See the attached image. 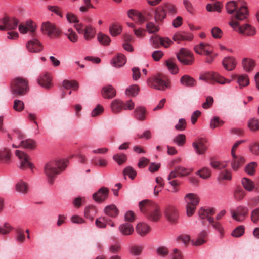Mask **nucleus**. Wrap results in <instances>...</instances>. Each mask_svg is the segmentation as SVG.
Masks as SVG:
<instances>
[{"label":"nucleus","instance_id":"39448f33","mask_svg":"<svg viewBox=\"0 0 259 259\" xmlns=\"http://www.w3.org/2000/svg\"><path fill=\"white\" fill-rule=\"evenodd\" d=\"M238 21L233 19L229 22V25L235 31L246 36H253L255 34V28L248 24L241 26Z\"/></svg>","mask_w":259,"mask_h":259},{"label":"nucleus","instance_id":"cd10ccee","mask_svg":"<svg viewBox=\"0 0 259 259\" xmlns=\"http://www.w3.org/2000/svg\"><path fill=\"white\" fill-rule=\"evenodd\" d=\"M21 146L27 149H33L35 148L36 143L33 140L28 139L25 140H22L18 146L15 145L14 144L12 145V147L14 148H18Z\"/></svg>","mask_w":259,"mask_h":259},{"label":"nucleus","instance_id":"0e129e2a","mask_svg":"<svg viewBox=\"0 0 259 259\" xmlns=\"http://www.w3.org/2000/svg\"><path fill=\"white\" fill-rule=\"evenodd\" d=\"M146 29L149 33H155L159 31V27L150 22L147 23Z\"/></svg>","mask_w":259,"mask_h":259},{"label":"nucleus","instance_id":"a211bd4d","mask_svg":"<svg viewBox=\"0 0 259 259\" xmlns=\"http://www.w3.org/2000/svg\"><path fill=\"white\" fill-rule=\"evenodd\" d=\"M37 82L40 85L46 89H49L53 86L52 77L48 73L40 75L37 79Z\"/></svg>","mask_w":259,"mask_h":259},{"label":"nucleus","instance_id":"69168bd1","mask_svg":"<svg viewBox=\"0 0 259 259\" xmlns=\"http://www.w3.org/2000/svg\"><path fill=\"white\" fill-rule=\"evenodd\" d=\"M110 32L113 36H116L121 32V27L117 24H112L110 27Z\"/></svg>","mask_w":259,"mask_h":259},{"label":"nucleus","instance_id":"3c124183","mask_svg":"<svg viewBox=\"0 0 259 259\" xmlns=\"http://www.w3.org/2000/svg\"><path fill=\"white\" fill-rule=\"evenodd\" d=\"M166 65L172 74H176L178 73L179 69L176 63L171 59H169L165 62Z\"/></svg>","mask_w":259,"mask_h":259},{"label":"nucleus","instance_id":"4c0bfd02","mask_svg":"<svg viewBox=\"0 0 259 259\" xmlns=\"http://www.w3.org/2000/svg\"><path fill=\"white\" fill-rule=\"evenodd\" d=\"M146 110L143 107H138L134 111V116L139 121H143L146 119Z\"/></svg>","mask_w":259,"mask_h":259},{"label":"nucleus","instance_id":"e2e57ef3","mask_svg":"<svg viewBox=\"0 0 259 259\" xmlns=\"http://www.w3.org/2000/svg\"><path fill=\"white\" fill-rule=\"evenodd\" d=\"M224 124V121H222L217 116L213 117L210 122V127L212 129H214L216 127L222 126Z\"/></svg>","mask_w":259,"mask_h":259},{"label":"nucleus","instance_id":"052dcab7","mask_svg":"<svg viewBox=\"0 0 259 259\" xmlns=\"http://www.w3.org/2000/svg\"><path fill=\"white\" fill-rule=\"evenodd\" d=\"M124 175L128 176L132 180H133L137 175V172L131 166L126 167L123 171Z\"/></svg>","mask_w":259,"mask_h":259},{"label":"nucleus","instance_id":"9d476101","mask_svg":"<svg viewBox=\"0 0 259 259\" xmlns=\"http://www.w3.org/2000/svg\"><path fill=\"white\" fill-rule=\"evenodd\" d=\"M164 214L167 220L171 224H176L179 218V212L177 208L172 205L165 206Z\"/></svg>","mask_w":259,"mask_h":259},{"label":"nucleus","instance_id":"bb28decb","mask_svg":"<svg viewBox=\"0 0 259 259\" xmlns=\"http://www.w3.org/2000/svg\"><path fill=\"white\" fill-rule=\"evenodd\" d=\"M233 79H236L237 82L238 83L240 88L246 87L249 84V79L248 76L246 74L242 75H234L232 76Z\"/></svg>","mask_w":259,"mask_h":259},{"label":"nucleus","instance_id":"7ed1b4c3","mask_svg":"<svg viewBox=\"0 0 259 259\" xmlns=\"http://www.w3.org/2000/svg\"><path fill=\"white\" fill-rule=\"evenodd\" d=\"M12 93L16 96H23L29 90L28 81L22 77H17L12 80L11 84Z\"/></svg>","mask_w":259,"mask_h":259},{"label":"nucleus","instance_id":"1a4fd4ad","mask_svg":"<svg viewBox=\"0 0 259 259\" xmlns=\"http://www.w3.org/2000/svg\"><path fill=\"white\" fill-rule=\"evenodd\" d=\"M15 154L19 160L20 168L25 169L28 167L32 169L34 168V165L31 162L30 157L26 153L17 150L15 151Z\"/></svg>","mask_w":259,"mask_h":259},{"label":"nucleus","instance_id":"09e8293b","mask_svg":"<svg viewBox=\"0 0 259 259\" xmlns=\"http://www.w3.org/2000/svg\"><path fill=\"white\" fill-rule=\"evenodd\" d=\"M241 183L244 188L248 191L253 190L254 188L253 181L248 178H243L242 179Z\"/></svg>","mask_w":259,"mask_h":259},{"label":"nucleus","instance_id":"412c9836","mask_svg":"<svg viewBox=\"0 0 259 259\" xmlns=\"http://www.w3.org/2000/svg\"><path fill=\"white\" fill-rule=\"evenodd\" d=\"M195 52L200 55H208L212 53L213 48L208 44L201 43L195 47Z\"/></svg>","mask_w":259,"mask_h":259},{"label":"nucleus","instance_id":"f03ea898","mask_svg":"<svg viewBox=\"0 0 259 259\" xmlns=\"http://www.w3.org/2000/svg\"><path fill=\"white\" fill-rule=\"evenodd\" d=\"M67 160H62L50 161L45 165L44 171L50 184L53 183L54 179L60 171L63 170L67 166Z\"/></svg>","mask_w":259,"mask_h":259},{"label":"nucleus","instance_id":"f8f14e48","mask_svg":"<svg viewBox=\"0 0 259 259\" xmlns=\"http://www.w3.org/2000/svg\"><path fill=\"white\" fill-rule=\"evenodd\" d=\"M177 56L180 62L185 65H191L193 62V55L185 49L182 48Z\"/></svg>","mask_w":259,"mask_h":259},{"label":"nucleus","instance_id":"6e6552de","mask_svg":"<svg viewBox=\"0 0 259 259\" xmlns=\"http://www.w3.org/2000/svg\"><path fill=\"white\" fill-rule=\"evenodd\" d=\"M19 21L13 17L5 16L0 19V30L9 31L16 29Z\"/></svg>","mask_w":259,"mask_h":259},{"label":"nucleus","instance_id":"de8ad7c7","mask_svg":"<svg viewBox=\"0 0 259 259\" xmlns=\"http://www.w3.org/2000/svg\"><path fill=\"white\" fill-rule=\"evenodd\" d=\"M232 179L231 172L227 169L222 170L218 175V180L220 181L222 180L230 181Z\"/></svg>","mask_w":259,"mask_h":259},{"label":"nucleus","instance_id":"4d7b16f0","mask_svg":"<svg viewBox=\"0 0 259 259\" xmlns=\"http://www.w3.org/2000/svg\"><path fill=\"white\" fill-rule=\"evenodd\" d=\"M257 165V163L255 162H250L245 166V172L250 176L253 175L255 173V168Z\"/></svg>","mask_w":259,"mask_h":259},{"label":"nucleus","instance_id":"c03bdc74","mask_svg":"<svg viewBox=\"0 0 259 259\" xmlns=\"http://www.w3.org/2000/svg\"><path fill=\"white\" fill-rule=\"evenodd\" d=\"M196 174L203 179H208L211 176V171L209 168L204 167L198 170Z\"/></svg>","mask_w":259,"mask_h":259},{"label":"nucleus","instance_id":"2eb2a0df","mask_svg":"<svg viewBox=\"0 0 259 259\" xmlns=\"http://www.w3.org/2000/svg\"><path fill=\"white\" fill-rule=\"evenodd\" d=\"M157 204L154 202L144 200L139 202V206L142 213L147 215L150 211L153 209L157 208Z\"/></svg>","mask_w":259,"mask_h":259},{"label":"nucleus","instance_id":"c9c22d12","mask_svg":"<svg viewBox=\"0 0 259 259\" xmlns=\"http://www.w3.org/2000/svg\"><path fill=\"white\" fill-rule=\"evenodd\" d=\"M111 109L113 113H119L123 109V102L119 99L114 100L111 102Z\"/></svg>","mask_w":259,"mask_h":259},{"label":"nucleus","instance_id":"680f3d73","mask_svg":"<svg viewBox=\"0 0 259 259\" xmlns=\"http://www.w3.org/2000/svg\"><path fill=\"white\" fill-rule=\"evenodd\" d=\"M113 158L119 165H121L125 162L127 157L125 154H117L113 156Z\"/></svg>","mask_w":259,"mask_h":259},{"label":"nucleus","instance_id":"0eeeda50","mask_svg":"<svg viewBox=\"0 0 259 259\" xmlns=\"http://www.w3.org/2000/svg\"><path fill=\"white\" fill-rule=\"evenodd\" d=\"M199 78L208 82L214 81L220 84H224L225 83H229L230 80H228L221 76L218 73L213 72H206L200 74Z\"/></svg>","mask_w":259,"mask_h":259},{"label":"nucleus","instance_id":"5fc2aeb1","mask_svg":"<svg viewBox=\"0 0 259 259\" xmlns=\"http://www.w3.org/2000/svg\"><path fill=\"white\" fill-rule=\"evenodd\" d=\"M211 166L217 169L222 170L227 167L228 163L227 162H220L214 160H211L210 161Z\"/></svg>","mask_w":259,"mask_h":259},{"label":"nucleus","instance_id":"473e14b6","mask_svg":"<svg viewBox=\"0 0 259 259\" xmlns=\"http://www.w3.org/2000/svg\"><path fill=\"white\" fill-rule=\"evenodd\" d=\"M11 156V150L8 148L0 149V162L8 163L10 162Z\"/></svg>","mask_w":259,"mask_h":259},{"label":"nucleus","instance_id":"864d4df0","mask_svg":"<svg viewBox=\"0 0 259 259\" xmlns=\"http://www.w3.org/2000/svg\"><path fill=\"white\" fill-rule=\"evenodd\" d=\"M91 163L94 165H98L102 167H104L107 165V160L101 157H93L91 160Z\"/></svg>","mask_w":259,"mask_h":259},{"label":"nucleus","instance_id":"a18cd8bd","mask_svg":"<svg viewBox=\"0 0 259 259\" xmlns=\"http://www.w3.org/2000/svg\"><path fill=\"white\" fill-rule=\"evenodd\" d=\"M104 211L107 215L111 217H115L118 214V209L114 205L107 206L105 207Z\"/></svg>","mask_w":259,"mask_h":259},{"label":"nucleus","instance_id":"37998d69","mask_svg":"<svg viewBox=\"0 0 259 259\" xmlns=\"http://www.w3.org/2000/svg\"><path fill=\"white\" fill-rule=\"evenodd\" d=\"M248 128L252 132H255L259 130V119L256 118L250 119L247 122Z\"/></svg>","mask_w":259,"mask_h":259},{"label":"nucleus","instance_id":"c756f323","mask_svg":"<svg viewBox=\"0 0 259 259\" xmlns=\"http://www.w3.org/2000/svg\"><path fill=\"white\" fill-rule=\"evenodd\" d=\"M151 230V227L144 223H140L136 227V231L141 236H144L148 234Z\"/></svg>","mask_w":259,"mask_h":259},{"label":"nucleus","instance_id":"72a5a7b5","mask_svg":"<svg viewBox=\"0 0 259 259\" xmlns=\"http://www.w3.org/2000/svg\"><path fill=\"white\" fill-rule=\"evenodd\" d=\"M161 215L160 209L158 205H157L156 209H153V210H152L146 215L149 220L153 222L158 221L160 219Z\"/></svg>","mask_w":259,"mask_h":259},{"label":"nucleus","instance_id":"7c9ffc66","mask_svg":"<svg viewBox=\"0 0 259 259\" xmlns=\"http://www.w3.org/2000/svg\"><path fill=\"white\" fill-rule=\"evenodd\" d=\"M180 82L182 84L187 87H193L196 85L197 82L195 79L188 75L181 77Z\"/></svg>","mask_w":259,"mask_h":259},{"label":"nucleus","instance_id":"5701e85b","mask_svg":"<svg viewBox=\"0 0 259 259\" xmlns=\"http://www.w3.org/2000/svg\"><path fill=\"white\" fill-rule=\"evenodd\" d=\"M208 233L206 230H202L201 231L198 235V237L195 240L193 239L191 240L192 245L194 246H200L207 241V237Z\"/></svg>","mask_w":259,"mask_h":259},{"label":"nucleus","instance_id":"dca6fc26","mask_svg":"<svg viewBox=\"0 0 259 259\" xmlns=\"http://www.w3.org/2000/svg\"><path fill=\"white\" fill-rule=\"evenodd\" d=\"M215 213V209L212 207H202L198 211L199 216L200 219H205L209 222V218H214L212 216Z\"/></svg>","mask_w":259,"mask_h":259},{"label":"nucleus","instance_id":"6ab92c4d","mask_svg":"<svg viewBox=\"0 0 259 259\" xmlns=\"http://www.w3.org/2000/svg\"><path fill=\"white\" fill-rule=\"evenodd\" d=\"M232 159L231 165L232 169L236 171L245 163V158L241 155H237L235 153L231 154Z\"/></svg>","mask_w":259,"mask_h":259},{"label":"nucleus","instance_id":"49530a36","mask_svg":"<svg viewBox=\"0 0 259 259\" xmlns=\"http://www.w3.org/2000/svg\"><path fill=\"white\" fill-rule=\"evenodd\" d=\"M249 150L252 154L259 156V141H253L249 145Z\"/></svg>","mask_w":259,"mask_h":259},{"label":"nucleus","instance_id":"6e6d98bb","mask_svg":"<svg viewBox=\"0 0 259 259\" xmlns=\"http://www.w3.org/2000/svg\"><path fill=\"white\" fill-rule=\"evenodd\" d=\"M65 35L69 40L73 43L77 42L78 36L76 33L71 28L68 29L65 33Z\"/></svg>","mask_w":259,"mask_h":259},{"label":"nucleus","instance_id":"338daca9","mask_svg":"<svg viewBox=\"0 0 259 259\" xmlns=\"http://www.w3.org/2000/svg\"><path fill=\"white\" fill-rule=\"evenodd\" d=\"M98 39L99 42L103 45H108L111 41L109 36L102 33L98 34Z\"/></svg>","mask_w":259,"mask_h":259},{"label":"nucleus","instance_id":"79ce46f5","mask_svg":"<svg viewBox=\"0 0 259 259\" xmlns=\"http://www.w3.org/2000/svg\"><path fill=\"white\" fill-rule=\"evenodd\" d=\"M209 223L213 228L218 231L220 236L222 237L224 234V229L221 224L214 218H209Z\"/></svg>","mask_w":259,"mask_h":259},{"label":"nucleus","instance_id":"e433bc0d","mask_svg":"<svg viewBox=\"0 0 259 259\" xmlns=\"http://www.w3.org/2000/svg\"><path fill=\"white\" fill-rule=\"evenodd\" d=\"M19 30L22 34H25L28 31L33 33L35 30V27L32 22L27 23L26 24H21L19 26Z\"/></svg>","mask_w":259,"mask_h":259},{"label":"nucleus","instance_id":"ddd939ff","mask_svg":"<svg viewBox=\"0 0 259 259\" xmlns=\"http://www.w3.org/2000/svg\"><path fill=\"white\" fill-rule=\"evenodd\" d=\"M207 141L203 138H196L192 143L195 152L199 155L204 154L207 150Z\"/></svg>","mask_w":259,"mask_h":259},{"label":"nucleus","instance_id":"aec40b11","mask_svg":"<svg viewBox=\"0 0 259 259\" xmlns=\"http://www.w3.org/2000/svg\"><path fill=\"white\" fill-rule=\"evenodd\" d=\"M108 193L109 191L107 188H101L93 195V198L97 202H103L107 199Z\"/></svg>","mask_w":259,"mask_h":259},{"label":"nucleus","instance_id":"603ef678","mask_svg":"<svg viewBox=\"0 0 259 259\" xmlns=\"http://www.w3.org/2000/svg\"><path fill=\"white\" fill-rule=\"evenodd\" d=\"M175 167L180 177L189 175L193 170L192 169L187 168L180 165L177 166Z\"/></svg>","mask_w":259,"mask_h":259},{"label":"nucleus","instance_id":"423d86ee","mask_svg":"<svg viewBox=\"0 0 259 259\" xmlns=\"http://www.w3.org/2000/svg\"><path fill=\"white\" fill-rule=\"evenodd\" d=\"M185 200L186 203L187 214L189 217L192 216L199 204V198L194 193H188L185 196Z\"/></svg>","mask_w":259,"mask_h":259},{"label":"nucleus","instance_id":"c85d7f7f","mask_svg":"<svg viewBox=\"0 0 259 259\" xmlns=\"http://www.w3.org/2000/svg\"><path fill=\"white\" fill-rule=\"evenodd\" d=\"M16 190L23 195L27 194L29 190L28 184L23 180H19L16 184Z\"/></svg>","mask_w":259,"mask_h":259},{"label":"nucleus","instance_id":"8fccbe9b","mask_svg":"<svg viewBox=\"0 0 259 259\" xmlns=\"http://www.w3.org/2000/svg\"><path fill=\"white\" fill-rule=\"evenodd\" d=\"M63 87L67 89L72 88L73 90H77L78 88V83L74 80L69 81L68 80H64L62 82Z\"/></svg>","mask_w":259,"mask_h":259},{"label":"nucleus","instance_id":"f257e3e1","mask_svg":"<svg viewBox=\"0 0 259 259\" xmlns=\"http://www.w3.org/2000/svg\"><path fill=\"white\" fill-rule=\"evenodd\" d=\"M227 11L230 14H233L231 20L242 21L247 18L249 12L247 7V3L244 0L230 1L226 6Z\"/></svg>","mask_w":259,"mask_h":259},{"label":"nucleus","instance_id":"a19ab883","mask_svg":"<svg viewBox=\"0 0 259 259\" xmlns=\"http://www.w3.org/2000/svg\"><path fill=\"white\" fill-rule=\"evenodd\" d=\"M95 28L92 26L88 25L85 27L84 32L83 34L85 40H90L95 36Z\"/></svg>","mask_w":259,"mask_h":259},{"label":"nucleus","instance_id":"393cba45","mask_svg":"<svg viewBox=\"0 0 259 259\" xmlns=\"http://www.w3.org/2000/svg\"><path fill=\"white\" fill-rule=\"evenodd\" d=\"M192 39L193 35L191 33L186 32H178L173 37L174 40L178 42L181 41H190Z\"/></svg>","mask_w":259,"mask_h":259},{"label":"nucleus","instance_id":"774afa93","mask_svg":"<svg viewBox=\"0 0 259 259\" xmlns=\"http://www.w3.org/2000/svg\"><path fill=\"white\" fill-rule=\"evenodd\" d=\"M246 195L245 191L242 188H237L234 192V197L237 200H242Z\"/></svg>","mask_w":259,"mask_h":259},{"label":"nucleus","instance_id":"bf43d9fd","mask_svg":"<svg viewBox=\"0 0 259 259\" xmlns=\"http://www.w3.org/2000/svg\"><path fill=\"white\" fill-rule=\"evenodd\" d=\"M163 7L165 10V11H167L168 14L170 15H174L177 14V10L176 6L170 3H166L163 5Z\"/></svg>","mask_w":259,"mask_h":259},{"label":"nucleus","instance_id":"b1692460","mask_svg":"<svg viewBox=\"0 0 259 259\" xmlns=\"http://www.w3.org/2000/svg\"><path fill=\"white\" fill-rule=\"evenodd\" d=\"M224 67L228 71H232L235 68L237 61L233 57H225L222 62Z\"/></svg>","mask_w":259,"mask_h":259},{"label":"nucleus","instance_id":"2f4dec72","mask_svg":"<svg viewBox=\"0 0 259 259\" xmlns=\"http://www.w3.org/2000/svg\"><path fill=\"white\" fill-rule=\"evenodd\" d=\"M102 94L105 98H112L116 95V91L112 85H108L103 88Z\"/></svg>","mask_w":259,"mask_h":259},{"label":"nucleus","instance_id":"f3484780","mask_svg":"<svg viewBox=\"0 0 259 259\" xmlns=\"http://www.w3.org/2000/svg\"><path fill=\"white\" fill-rule=\"evenodd\" d=\"M26 47L28 51L32 53H37L42 50L41 44L35 38L28 41L26 45Z\"/></svg>","mask_w":259,"mask_h":259},{"label":"nucleus","instance_id":"4468645a","mask_svg":"<svg viewBox=\"0 0 259 259\" xmlns=\"http://www.w3.org/2000/svg\"><path fill=\"white\" fill-rule=\"evenodd\" d=\"M248 213L247 208L243 206L238 207L235 210L231 211L232 217L238 222L243 221Z\"/></svg>","mask_w":259,"mask_h":259},{"label":"nucleus","instance_id":"ea45409f","mask_svg":"<svg viewBox=\"0 0 259 259\" xmlns=\"http://www.w3.org/2000/svg\"><path fill=\"white\" fill-rule=\"evenodd\" d=\"M97 214L96 208L93 206L90 205L86 207L84 209V216L85 218L89 219L91 221H93L94 217Z\"/></svg>","mask_w":259,"mask_h":259},{"label":"nucleus","instance_id":"f704fd0d","mask_svg":"<svg viewBox=\"0 0 259 259\" xmlns=\"http://www.w3.org/2000/svg\"><path fill=\"white\" fill-rule=\"evenodd\" d=\"M126 61L125 56L122 54L118 53L113 59L112 64L115 67H120L125 64Z\"/></svg>","mask_w":259,"mask_h":259},{"label":"nucleus","instance_id":"4be33fe9","mask_svg":"<svg viewBox=\"0 0 259 259\" xmlns=\"http://www.w3.org/2000/svg\"><path fill=\"white\" fill-rule=\"evenodd\" d=\"M241 65L245 72H250L254 69L255 61L250 58H244L242 60Z\"/></svg>","mask_w":259,"mask_h":259},{"label":"nucleus","instance_id":"9b49d317","mask_svg":"<svg viewBox=\"0 0 259 259\" xmlns=\"http://www.w3.org/2000/svg\"><path fill=\"white\" fill-rule=\"evenodd\" d=\"M42 30L51 38L58 37L60 35V31L54 24L49 22L43 23Z\"/></svg>","mask_w":259,"mask_h":259},{"label":"nucleus","instance_id":"20e7f679","mask_svg":"<svg viewBox=\"0 0 259 259\" xmlns=\"http://www.w3.org/2000/svg\"><path fill=\"white\" fill-rule=\"evenodd\" d=\"M148 85L155 89L163 91L170 86L169 81L167 77L161 74L156 76L149 78L147 80Z\"/></svg>","mask_w":259,"mask_h":259},{"label":"nucleus","instance_id":"13d9d810","mask_svg":"<svg viewBox=\"0 0 259 259\" xmlns=\"http://www.w3.org/2000/svg\"><path fill=\"white\" fill-rule=\"evenodd\" d=\"M139 91V87L138 85H132L126 90V94L129 96H135L137 95Z\"/></svg>","mask_w":259,"mask_h":259},{"label":"nucleus","instance_id":"58836bf2","mask_svg":"<svg viewBox=\"0 0 259 259\" xmlns=\"http://www.w3.org/2000/svg\"><path fill=\"white\" fill-rule=\"evenodd\" d=\"M119 229L121 233L124 235H131L134 232V228L129 223H125L120 225Z\"/></svg>","mask_w":259,"mask_h":259},{"label":"nucleus","instance_id":"a878e982","mask_svg":"<svg viewBox=\"0 0 259 259\" xmlns=\"http://www.w3.org/2000/svg\"><path fill=\"white\" fill-rule=\"evenodd\" d=\"M166 17V13L163 6H160L155 9L154 19L156 22H162Z\"/></svg>","mask_w":259,"mask_h":259}]
</instances>
